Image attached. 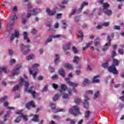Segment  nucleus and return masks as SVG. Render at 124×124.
<instances>
[{"label": "nucleus", "mask_w": 124, "mask_h": 124, "mask_svg": "<svg viewBox=\"0 0 124 124\" xmlns=\"http://www.w3.org/2000/svg\"><path fill=\"white\" fill-rule=\"evenodd\" d=\"M20 79L19 84L15 86L13 91L16 92V91L19 90L20 88H21L23 85H24L25 87V91L29 93H31L33 96V98H35V93H35V88H34V87L31 86L29 90V81H28V77L27 75H24V78L21 77Z\"/></svg>", "instance_id": "1"}, {"label": "nucleus", "mask_w": 124, "mask_h": 124, "mask_svg": "<svg viewBox=\"0 0 124 124\" xmlns=\"http://www.w3.org/2000/svg\"><path fill=\"white\" fill-rule=\"evenodd\" d=\"M88 94H93V91L89 90L85 92V94L84 95V102L83 103L84 107L86 109L89 108V98L88 97Z\"/></svg>", "instance_id": "2"}, {"label": "nucleus", "mask_w": 124, "mask_h": 124, "mask_svg": "<svg viewBox=\"0 0 124 124\" xmlns=\"http://www.w3.org/2000/svg\"><path fill=\"white\" fill-rule=\"evenodd\" d=\"M38 66H39V64H37V63L34 64L32 65V69L33 70H34V73L32 72V70H31V68L29 69L30 74H31V75H32L34 79H35L36 74H37V71H38V69L37 68L38 67Z\"/></svg>", "instance_id": "3"}, {"label": "nucleus", "mask_w": 124, "mask_h": 124, "mask_svg": "<svg viewBox=\"0 0 124 124\" xmlns=\"http://www.w3.org/2000/svg\"><path fill=\"white\" fill-rule=\"evenodd\" d=\"M69 112L70 114L76 116L78 115H80V108H79L78 106H75L73 107V108H71L69 109Z\"/></svg>", "instance_id": "4"}, {"label": "nucleus", "mask_w": 124, "mask_h": 124, "mask_svg": "<svg viewBox=\"0 0 124 124\" xmlns=\"http://www.w3.org/2000/svg\"><path fill=\"white\" fill-rule=\"evenodd\" d=\"M20 48L24 55H27V54H29V52H30V45L25 46L23 44H21Z\"/></svg>", "instance_id": "5"}, {"label": "nucleus", "mask_w": 124, "mask_h": 124, "mask_svg": "<svg viewBox=\"0 0 124 124\" xmlns=\"http://www.w3.org/2000/svg\"><path fill=\"white\" fill-rule=\"evenodd\" d=\"M61 37L64 38L65 37V36L62 34H57L56 35H51L49 36V38L47 39V40L45 41V43L47 44V43H49V42H51V41H52V38H61Z\"/></svg>", "instance_id": "6"}, {"label": "nucleus", "mask_w": 124, "mask_h": 124, "mask_svg": "<svg viewBox=\"0 0 124 124\" xmlns=\"http://www.w3.org/2000/svg\"><path fill=\"white\" fill-rule=\"evenodd\" d=\"M31 7H32L31 4V3H29L28 12H31L32 15H36V14H37L38 12H40V9H34L32 10L31 9Z\"/></svg>", "instance_id": "7"}, {"label": "nucleus", "mask_w": 124, "mask_h": 124, "mask_svg": "<svg viewBox=\"0 0 124 124\" xmlns=\"http://www.w3.org/2000/svg\"><path fill=\"white\" fill-rule=\"evenodd\" d=\"M108 69L109 72H110V73H113V74H115V75L118 74V71L117 70V68H116L115 65H112L111 66L108 67Z\"/></svg>", "instance_id": "8"}, {"label": "nucleus", "mask_w": 124, "mask_h": 124, "mask_svg": "<svg viewBox=\"0 0 124 124\" xmlns=\"http://www.w3.org/2000/svg\"><path fill=\"white\" fill-rule=\"evenodd\" d=\"M65 81H66L67 84H69V86L73 87V88H76V87L78 86V83L70 81L68 78H65Z\"/></svg>", "instance_id": "9"}, {"label": "nucleus", "mask_w": 124, "mask_h": 124, "mask_svg": "<svg viewBox=\"0 0 124 124\" xmlns=\"http://www.w3.org/2000/svg\"><path fill=\"white\" fill-rule=\"evenodd\" d=\"M108 42L106 43L103 46V51H107V50L108 49V47H109L111 44V39H110V36H108Z\"/></svg>", "instance_id": "10"}, {"label": "nucleus", "mask_w": 124, "mask_h": 124, "mask_svg": "<svg viewBox=\"0 0 124 124\" xmlns=\"http://www.w3.org/2000/svg\"><path fill=\"white\" fill-rule=\"evenodd\" d=\"M21 65L20 64L17 65L15 68L14 69V73L13 75H18L19 73H20V72L19 70H20V68H21Z\"/></svg>", "instance_id": "11"}, {"label": "nucleus", "mask_w": 124, "mask_h": 124, "mask_svg": "<svg viewBox=\"0 0 124 124\" xmlns=\"http://www.w3.org/2000/svg\"><path fill=\"white\" fill-rule=\"evenodd\" d=\"M19 32L17 30H15V32L11 36V41H13L15 38H18L19 37Z\"/></svg>", "instance_id": "12"}, {"label": "nucleus", "mask_w": 124, "mask_h": 124, "mask_svg": "<svg viewBox=\"0 0 124 124\" xmlns=\"http://www.w3.org/2000/svg\"><path fill=\"white\" fill-rule=\"evenodd\" d=\"M16 114L17 115H20L19 117H21L23 118L24 120H25V122H27L28 121V116L26 115H23V113H22V110H19L16 112Z\"/></svg>", "instance_id": "13"}, {"label": "nucleus", "mask_w": 124, "mask_h": 124, "mask_svg": "<svg viewBox=\"0 0 124 124\" xmlns=\"http://www.w3.org/2000/svg\"><path fill=\"white\" fill-rule=\"evenodd\" d=\"M13 25H14V22H10L8 23L7 26V31H8V32L12 31V30H13Z\"/></svg>", "instance_id": "14"}, {"label": "nucleus", "mask_w": 124, "mask_h": 124, "mask_svg": "<svg viewBox=\"0 0 124 124\" xmlns=\"http://www.w3.org/2000/svg\"><path fill=\"white\" fill-rule=\"evenodd\" d=\"M67 90V86H65L64 84H61V89L60 90V93L62 94V93H64V92Z\"/></svg>", "instance_id": "15"}, {"label": "nucleus", "mask_w": 124, "mask_h": 124, "mask_svg": "<svg viewBox=\"0 0 124 124\" xmlns=\"http://www.w3.org/2000/svg\"><path fill=\"white\" fill-rule=\"evenodd\" d=\"M23 39L25 41H26L27 43L31 42V40H30L29 37H28V33L27 32H24L23 33Z\"/></svg>", "instance_id": "16"}, {"label": "nucleus", "mask_w": 124, "mask_h": 124, "mask_svg": "<svg viewBox=\"0 0 124 124\" xmlns=\"http://www.w3.org/2000/svg\"><path fill=\"white\" fill-rule=\"evenodd\" d=\"M60 62V55L59 54H56L55 55V59L54 60V63L55 65H58V63Z\"/></svg>", "instance_id": "17"}, {"label": "nucleus", "mask_w": 124, "mask_h": 124, "mask_svg": "<svg viewBox=\"0 0 124 124\" xmlns=\"http://www.w3.org/2000/svg\"><path fill=\"white\" fill-rule=\"evenodd\" d=\"M34 104H33V101H31L29 102L28 104H26V108L27 109H30L31 107L34 108Z\"/></svg>", "instance_id": "18"}, {"label": "nucleus", "mask_w": 124, "mask_h": 124, "mask_svg": "<svg viewBox=\"0 0 124 124\" xmlns=\"http://www.w3.org/2000/svg\"><path fill=\"white\" fill-rule=\"evenodd\" d=\"M46 12L48 15H54L56 14L55 11H51L49 8L46 9Z\"/></svg>", "instance_id": "19"}, {"label": "nucleus", "mask_w": 124, "mask_h": 124, "mask_svg": "<svg viewBox=\"0 0 124 124\" xmlns=\"http://www.w3.org/2000/svg\"><path fill=\"white\" fill-rule=\"evenodd\" d=\"M71 44L70 43H67L65 45L63 46V50H69L70 49Z\"/></svg>", "instance_id": "20"}, {"label": "nucleus", "mask_w": 124, "mask_h": 124, "mask_svg": "<svg viewBox=\"0 0 124 124\" xmlns=\"http://www.w3.org/2000/svg\"><path fill=\"white\" fill-rule=\"evenodd\" d=\"M59 74L62 77L64 78L65 77V72L63 69H61L59 70Z\"/></svg>", "instance_id": "21"}, {"label": "nucleus", "mask_w": 124, "mask_h": 124, "mask_svg": "<svg viewBox=\"0 0 124 124\" xmlns=\"http://www.w3.org/2000/svg\"><path fill=\"white\" fill-rule=\"evenodd\" d=\"M95 41L94 42V45L95 47L100 45V44H99V37H97Z\"/></svg>", "instance_id": "22"}, {"label": "nucleus", "mask_w": 124, "mask_h": 124, "mask_svg": "<svg viewBox=\"0 0 124 124\" xmlns=\"http://www.w3.org/2000/svg\"><path fill=\"white\" fill-rule=\"evenodd\" d=\"M85 5H88V3L87 2L82 3V4L81 5L80 8L78 10V13H81V12H82V10L83 8H84V7L85 6Z\"/></svg>", "instance_id": "23"}, {"label": "nucleus", "mask_w": 124, "mask_h": 124, "mask_svg": "<svg viewBox=\"0 0 124 124\" xmlns=\"http://www.w3.org/2000/svg\"><path fill=\"white\" fill-rule=\"evenodd\" d=\"M99 77V76H96L94 77L93 79V83H99V80L97 78Z\"/></svg>", "instance_id": "24"}, {"label": "nucleus", "mask_w": 124, "mask_h": 124, "mask_svg": "<svg viewBox=\"0 0 124 124\" xmlns=\"http://www.w3.org/2000/svg\"><path fill=\"white\" fill-rule=\"evenodd\" d=\"M73 93H77V90L76 89L73 88L72 90L68 89V93H69V94L71 95Z\"/></svg>", "instance_id": "25"}, {"label": "nucleus", "mask_w": 124, "mask_h": 124, "mask_svg": "<svg viewBox=\"0 0 124 124\" xmlns=\"http://www.w3.org/2000/svg\"><path fill=\"white\" fill-rule=\"evenodd\" d=\"M104 13L107 16H110V15H112V11L110 10H105Z\"/></svg>", "instance_id": "26"}, {"label": "nucleus", "mask_w": 124, "mask_h": 124, "mask_svg": "<svg viewBox=\"0 0 124 124\" xmlns=\"http://www.w3.org/2000/svg\"><path fill=\"white\" fill-rule=\"evenodd\" d=\"M18 19V16L16 15H14L11 19L10 23H15V20Z\"/></svg>", "instance_id": "27"}, {"label": "nucleus", "mask_w": 124, "mask_h": 124, "mask_svg": "<svg viewBox=\"0 0 124 124\" xmlns=\"http://www.w3.org/2000/svg\"><path fill=\"white\" fill-rule=\"evenodd\" d=\"M108 7H109V4L107 3H105L103 5V10H106L108 9Z\"/></svg>", "instance_id": "28"}, {"label": "nucleus", "mask_w": 124, "mask_h": 124, "mask_svg": "<svg viewBox=\"0 0 124 124\" xmlns=\"http://www.w3.org/2000/svg\"><path fill=\"white\" fill-rule=\"evenodd\" d=\"M10 115V111H8L7 114L5 115V117L4 119V122H6L8 119L7 118H9V116Z\"/></svg>", "instance_id": "29"}, {"label": "nucleus", "mask_w": 124, "mask_h": 124, "mask_svg": "<svg viewBox=\"0 0 124 124\" xmlns=\"http://www.w3.org/2000/svg\"><path fill=\"white\" fill-rule=\"evenodd\" d=\"M76 11H77L76 8L73 9L71 13L69 14L70 17H71V16H73V15H75V13H76Z\"/></svg>", "instance_id": "30"}, {"label": "nucleus", "mask_w": 124, "mask_h": 124, "mask_svg": "<svg viewBox=\"0 0 124 124\" xmlns=\"http://www.w3.org/2000/svg\"><path fill=\"white\" fill-rule=\"evenodd\" d=\"M120 62L118 60H117L116 59H113V65H114V66H118L119 65V63Z\"/></svg>", "instance_id": "31"}, {"label": "nucleus", "mask_w": 124, "mask_h": 124, "mask_svg": "<svg viewBox=\"0 0 124 124\" xmlns=\"http://www.w3.org/2000/svg\"><path fill=\"white\" fill-rule=\"evenodd\" d=\"M90 115H91V111L89 110L86 111L84 114L85 118H86V119L89 118V117H90Z\"/></svg>", "instance_id": "32"}, {"label": "nucleus", "mask_w": 124, "mask_h": 124, "mask_svg": "<svg viewBox=\"0 0 124 124\" xmlns=\"http://www.w3.org/2000/svg\"><path fill=\"white\" fill-rule=\"evenodd\" d=\"M93 42H91L87 44L86 46L83 47V50H86L88 49V47H90V46H91V45L93 44Z\"/></svg>", "instance_id": "33"}, {"label": "nucleus", "mask_w": 124, "mask_h": 124, "mask_svg": "<svg viewBox=\"0 0 124 124\" xmlns=\"http://www.w3.org/2000/svg\"><path fill=\"white\" fill-rule=\"evenodd\" d=\"M1 71H3L4 73H7V70H6V68H4V67L0 68V73H1Z\"/></svg>", "instance_id": "34"}, {"label": "nucleus", "mask_w": 124, "mask_h": 124, "mask_svg": "<svg viewBox=\"0 0 124 124\" xmlns=\"http://www.w3.org/2000/svg\"><path fill=\"white\" fill-rule=\"evenodd\" d=\"M65 67H66V68H68V69H73V66L70 65V64H65Z\"/></svg>", "instance_id": "35"}, {"label": "nucleus", "mask_w": 124, "mask_h": 124, "mask_svg": "<svg viewBox=\"0 0 124 124\" xmlns=\"http://www.w3.org/2000/svg\"><path fill=\"white\" fill-rule=\"evenodd\" d=\"M59 97H60V95H59V94H55V95L53 98V101H57V100L59 99Z\"/></svg>", "instance_id": "36"}, {"label": "nucleus", "mask_w": 124, "mask_h": 124, "mask_svg": "<svg viewBox=\"0 0 124 124\" xmlns=\"http://www.w3.org/2000/svg\"><path fill=\"white\" fill-rule=\"evenodd\" d=\"M75 102L76 104H79V103H81V102H82V100L79 98H78L75 99Z\"/></svg>", "instance_id": "37"}, {"label": "nucleus", "mask_w": 124, "mask_h": 124, "mask_svg": "<svg viewBox=\"0 0 124 124\" xmlns=\"http://www.w3.org/2000/svg\"><path fill=\"white\" fill-rule=\"evenodd\" d=\"M78 62H79V58L77 57H75L73 59V62L75 63H78Z\"/></svg>", "instance_id": "38"}, {"label": "nucleus", "mask_w": 124, "mask_h": 124, "mask_svg": "<svg viewBox=\"0 0 124 124\" xmlns=\"http://www.w3.org/2000/svg\"><path fill=\"white\" fill-rule=\"evenodd\" d=\"M78 33L80 34V37H81V39L79 40V42H82L83 41V33L81 31H78Z\"/></svg>", "instance_id": "39"}, {"label": "nucleus", "mask_w": 124, "mask_h": 124, "mask_svg": "<svg viewBox=\"0 0 124 124\" xmlns=\"http://www.w3.org/2000/svg\"><path fill=\"white\" fill-rule=\"evenodd\" d=\"M32 121H33V122H38V115H34Z\"/></svg>", "instance_id": "40"}, {"label": "nucleus", "mask_w": 124, "mask_h": 124, "mask_svg": "<svg viewBox=\"0 0 124 124\" xmlns=\"http://www.w3.org/2000/svg\"><path fill=\"white\" fill-rule=\"evenodd\" d=\"M33 58H34V55H29L27 57L26 60H28V61H30V60H32Z\"/></svg>", "instance_id": "41"}, {"label": "nucleus", "mask_w": 124, "mask_h": 124, "mask_svg": "<svg viewBox=\"0 0 124 124\" xmlns=\"http://www.w3.org/2000/svg\"><path fill=\"white\" fill-rule=\"evenodd\" d=\"M83 84V85L86 86L87 84H89V79L87 78H85Z\"/></svg>", "instance_id": "42"}, {"label": "nucleus", "mask_w": 124, "mask_h": 124, "mask_svg": "<svg viewBox=\"0 0 124 124\" xmlns=\"http://www.w3.org/2000/svg\"><path fill=\"white\" fill-rule=\"evenodd\" d=\"M6 99H7V96H5L2 98H1L0 99V102H3V101H5V100H6Z\"/></svg>", "instance_id": "43"}, {"label": "nucleus", "mask_w": 124, "mask_h": 124, "mask_svg": "<svg viewBox=\"0 0 124 124\" xmlns=\"http://www.w3.org/2000/svg\"><path fill=\"white\" fill-rule=\"evenodd\" d=\"M102 66L103 68H108V63H104L102 64Z\"/></svg>", "instance_id": "44"}, {"label": "nucleus", "mask_w": 124, "mask_h": 124, "mask_svg": "<svg viewBox=\"0 0 124 124\" xmlns=\"http://www.w3.org/2000/svg\"><path fill=\"white\" fill-rule=\"evenodd\" d=\"M72 50L75 54H77L78 53V50L76 48L75 46H73Z\"/></svg>", "instance_id": "45"}, {"label": "nucleus", "mask_w": 124, "mask_h": 124, "mask_svg": "<svg viewBox=\"0 0 124 124\" xmlns=\"http://www.w3.org/2000/svg\"><path fill=\"white\" fill-rule=\"evenodd\" d=\"M58 112H65V109H62V108H58L56 109V113H58Z\"/></svg>", "instance_id": "46"}, {"label": "nucleus", "mask_w": 124, "mask_h": 124, "mask_svg": "<svg viewBox=\"0 0 124 124\" xmlns=\"http://www.w3.org/2000/svg\"><path fill=\"white\" fill-rule=\"evenodd\" d=\"M50 107L52 108V109H55V108H56V104L54 103H51L50 104Z\"/></svg>", "instance_id": "47"}, {"label": "nucleus", "mask_w": 124, "mask_h": 124, "mask_svg": "<svg viewBox=\"0 0 124 124\" xmlns=\"http://www.w3.org/2000/svg\"><path fill=\"white\" fill-rule=\"evenodd\" d=\"M47 90H48V85H45L44 88L43 89L42 92H47Z\"/></svg>", "instance_id": "48"}, {"label": "nucleus", "mask_w": 124, "mask_h": 124, "mask_svg": "<svg viewBox=\"0 0 124 124\" xmlns=\"http://www.w3.org/2000/svg\"><path fill=\"white\" fill-rule=\"evenodd\" d=\"M21 118H22L20 116L18 117L15 120V123H20V121H21Z\"/></svg>", "instance_id": "49"}, {"label": "nucleus", "mask_w": 124, "mask_h": 124, "mask_svg": "<svg viewBox=\"0 0 124 124\" xmlns=\"http://www.w3.org/2000/svg\"><path fill=\"white\" fill-rule=\"evenodd\" d=\"M98 95H99V91H97L94 94V98L95 99V98H97L98 97Z\"/></svg>", "instance_id": "50"}, {"label": "nucleus", "mask_w": 124, "mask_h": 124, "mask_svg": "<svg viewBox=\"0 0 124 124\" xmlns=\"http://www.w3.org/2000/svg\"><path fill=\"white\" fill-rule=\"evenodd\" d=\"M69 97V96L67 94H64L62 96V98H64V99H67Z\"/></svg>", "instance_id": "51"}, {"label": "nucleus", "mask_w": 124, "mask_h": 124, "mask_svg": "<svg viewBox=\"0 0 124 124\" xmlns=\"http://www.w3.org/2000/svg\"><path fill=\"white\" fill-rule=\"evenodd\" d=\"M52 87L54 89H55V90H57V89L59 88V86L55 83L52 84Z\"/></svg>", "instance_id": "52"}, {"label": "nucleus", "mask_w": 124, "mask_h": 124, "mask_svg": "<svg viewBox=\"0 0 124 124\" xmlns=\"http://www.w3.org/2000/svg\"><path fill=\"white\" fill-rule=\"evenodd\" d=\"M62 27L63 29H66V28L67 27V24H66V23H65V22H63Z\"/></svg>", "instance_id": "53"}, {"label": "nucleus", "mask_w": 124, "mask_h": 124, "mask_svg": "<svg viewBox=\"0 0 124 124\" xmlns=\"http://www.w3.org/2000/svg\"><path fill=\"white\" fill-rule=\"evenodd\" d=\"M124 49H119L118 50V52L119 54H120V55H124Z\"/></svg>", "instance_id": "54"}, {"label": "nucleus", "mask_w": 124, "mask_h": 124, "mask_svg": "<svg viewBox=\"0 0 124 124\" xmlns=\"http://www.w3.org/2000/svg\"><path fill=\"white\" fill-rule=\"evenodd\" d=\"M79 20H80V18H79V16H75V22H79Z\"/></svg>", "instance_id": "55"}, {"label": "nucleus", "mask_w": 124, "mask_h": 124, "mask_svg": "<svg viewBox=\"0 0 124 124\" xmlns=\"http://www.w3.org/2000/svg\"><path fill=\"white\" fill-rule=\"evenodd\" d=\"M113 29L114 30H121V27L119 26H114Z\"/></svg>", "instance_id": "56"}, {"label": "nucleus", "mask_w": 124, "mask_h": 124, "mask_svg": "<svg viewBox=\"0 0 124 124\" xmlns=\"http://www.w3.org/2000/svg\"><path fill=\"white\" fill-rule=\"evenodd\" d=\"M62 14H57V15L56 16L57 19H60V18H62Z\"/></svg>", "instance_id": "57"}, {"label": "nucleus", "mask_w": 124, "mask_h": 124, "mask_svg": "<svg viewBox=\"0 0 124 124\" xmlns=\"http://www.w3.org/2000/svg\"><path fill=\"white\" fill-rule=\"evenodd\" d=\"M32 15V14H31V12H28V13L27 14L26 17L27 18H30Z\"/></svg>", "instance_id": "58"}, {"label": "nucleus", "mask_w": 124, "mask_h": 124, "mask_svg": "<svg viewBox=\"0 0 124 124\" xmlns=\"http://www.w3.org/2000/svg\"><path fill=\"white\" fill-rule=\"evenodd\" d=\"M109 25V22H104L102 23V26H104L105 27H108V25Z\"/></svg>", "instance_id": "59"}, {"label": "nucleus", "mask_w": 124, "mask_h": 124, "mask_svg": "<svg viewBox=\"0 0 124 124\" xmlns=\"http://www.w3.org/2000/svg\"><path fill=\"white\" fill-rule=\"evenodd\" d=\"M22 23H23V25H25V24H26V23H27V18L23 17L22 18Z\"/></svg>", "instance_id": "60"}, {"label": "nucleus", "mask_w": 124, "mask_h": 124, "mask_svg": "<svg viewBox=\"0 0 124 124\" xmlns=\"http://www.w3.org/2000/svg\"><path fill=\"white\" fill-rule=\"evenodd\" d=\"M116 55V51L115 50H113L112 52V58H114V57H115Z\"/></svg>", "instance_id": "61"}, {"label": "nucleus", "mask_w": 124, "mask_h": 124, "mask_svg": "<svg viewBox=\"0 0 124 124\" xmlns=\"http://www.w3.org/2000/svg\"><path fill=\"white\" fill-rule=\"evenodd\" d=\"M36 32H37V31H36V30H35V29H33L32 30L31 33H33V34H35Z\"/></svg>", "instance_id": "62"}, {"label": "nucleus", "mask_w": 124, "mask_h": 124, "mask_svg": "<svg viewBox=\"0 0 124 124\" xmlns=\"http://www.w3.org/2000/svg\"><path fill=\"white\" fill-rule=\"evenodd\" d=\"M9 54L10 56H12V55H13V50L9 49Z\"/></svg>", "instance_id": "63"}, {"label": "nucleus", "mask_w": 124, "mask_h": 124, "mask_svg": "<svg viewBox=\"0 0 124 124\" xmlns=\"http://www.w3.org/2000/svg\"><path fill=\"white\" fill-rule=\"evenodd\" d=\"M49 69L50 72H54V71H55V70L53 68H52V67H49Z\"/></svg>", "instance_id": "64"}]
</instances>
